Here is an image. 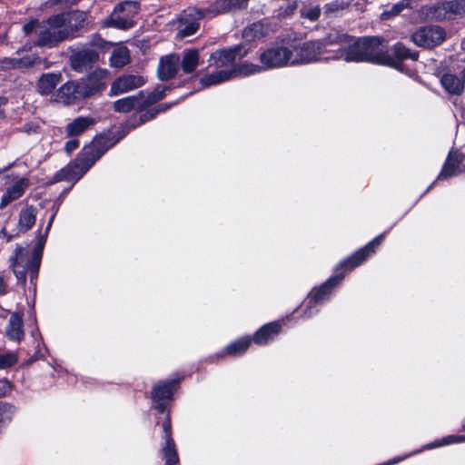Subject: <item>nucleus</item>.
<instances>
[{
	"instance_id": "obj_1",
	"label": "nucleus",
	"mask_w": 465,
	"mask_h": 465,
	"mask_svg": "<svg viewBox=\"0 0 465 465\" xmlns=\"http://www.w3.org/2000/svg\"><path fill=\"white\" fill-rule=\"evenodd\" d=\"M347 62H371L392 64V59L385 54L378 37H364L355 40L351 36Z\"/></svg>"
},
{
	"instance_id": "obj_2",
	"label": "nucleus",
	"mask_w": 465,
	"mask_h": 465,
	"mask_svg": "<svg viewBox=\"0 0 465 465\" xmlns=\"http://www.w3.org/2000/svg\"><path fill=\"white\" fill-rule=\"evenodd\" d=\"M9 266L17 279V282L24 288L26 285V276L29 275V291L35 292V281L38 277L40 267V257L37 254L30 255L29 252L22 247L16 246L14 254L9 258Z\"/></svg>"
},
{
	"instance_id": "obj_3",
	"label": "nucleus",
	"mask_w": 465,
	"mask_h": 465,
	"mask_svg": "<svg viewBox=\"0 0 465 465\" xmlns=\"http://www.w3.org/2000/svg\"><path fill=\"white\" fill-rule=\"evenodd\" d=\"M71 14H59L48 18L43 25L39 26V46L52 47L64 41L69 35L68 23Z\"/></svg>"
},
{
	"instance_id": "obj_4",
	"label": "nucleus",
	"mask_w": 465,
	"mask_h": 465,
	"mask_svg": "<svg viewBox=\"0 0 465 465\" xmlns=\"http://www.w3.org/2000/svg\"><path fill=\"white\" fill-rule=\"evenodd\" d=\"M163 97V91L155 89L154 91H140L135 95L127 96L119 99L114 103L115 112L119 114H127L132 111L141 112L150 105L155 104Z\"/></svg>"
},
{
	"instance_id": "obj_5",
	"label": "nucleus",
	"mask_w": 465,
	"mask_h": 465,
	"mask_svg": "<svg viewBox=\"0 0 465 465\" xmlns=\"http://www.w3.org/2000/svg\"><path fill=\"white\" fill-rule=\"evenodd\" d=\"M319 42L322 45V60L332 59L347 62L348 50L351 46L349 35L334 31Z\"/></svg>"
},
{
	"instance_id": "obj_6",
	"label": "nucleus",
	"mask_w": 465,
	"mask_h": 465,
	"mask_svg": "<svg viewBox=\"0 0 465 465\" xmlns=\"http://www.w3.org/2000/svg\"><path fill=\"white\" fill-rule=\"evenodd\" d=\"M423 13L431 20H453L465 16V0H450L425 5Z\"/></svg>"
},
{
	"instance_id": "obj_7",
	"label": "nucleus",
	"mask_w": 465,
	"mask_h": 465,
	"mask_svg": "<svg viewBox=\"0 0 465 465\" xmlns=\"http://www.w3.org/2000/svg\"><path fill=\"white\" fill-rule=\"evenodd\" d=\"M101 154H94V146L85 147L75 161L57 173L59 180H78L95 163Z\"/></svg>"
},
{
	"instance_id": "obj_8",
	"label": "nucleus",
	"mask_w": 465,
	"mask_h": 465,
	"mask_svg": "<svg viewBox=\"0 0 465 465\" xmlns=\"http://www.w3.org/2000/svg\"><path fill=\"white\" fill-rule=\"evenodd\" d=\"M139 6V3L135 1L119 3L112 12L106 25L123 30L133 27V18L137 15Z\"/></svg>"
},
{
	"instance_id": "obj_9",
	"label": "nucleus",
	"mask_w": 465,
	"mask_h": 465,
	"mask_svg": "<svg viewBox=\"0 0 465 465\" xmlns=\"http://www.w3.org/2000/svg\"><path fill=\"white\" fill-rule=\"evenodd\" d=\"M446 38L445 30L439 25L420 27L411 35L412 42L421 47L431 48L440 45Z\"/></svg>"
},
{
	"instance_id": "obj_10",
	"label": "nucleus",
	"mask_w": 465,
	"mask_h": 465,
	"mask_svg": "<svg viewBox=\"0 0 465 465\" xmlns=\"http://www.w3.org/2000/svg\"><path fill=\"white\" fill-rule=\"evenodd\" d=\"M257 65L242 64L240 67H235L231 70H221L213 72L210 74L203 76L200 80V83L203 87H209L212 85L222 84L237 75H248L251 74H254L255 72L259 71L257 70Z\"/></svg>"
},
{
	"instance_id": "obj_11",
	"label": "nucleus",
	"mask_w": 465,
	"mask_h": 465,
	"mask_svg": "<svg viewBox=\"0 0 465 465\" xmlns=\"http://www.w3.org/2000/svg\"><path fill=\"white\" fill-rule=\"evenodd\" d=\"M292 64H309L322 60V45L319 41H308L292 49Z\"/></svg>"
},
{
	"instance_id": "obj_12",
	"label": "nucleus",
	"mask_w": 465,
	"mask_h": 465,
	"mask_svg": "<svg viewBox=\"0 0 465 465\" xmlns=\"http://www.w3.org/2000/svg\"><path fill=\"white\" fill-rule=\"evenodd\" d=\"M292 49L285 46L268 48L260 55V61L266 68L292 65Z\"/></svg>"
},
{
	"instance_id": "obj_13",
	"label": "nucleus",
	"mask_w": 465,
	"mask_h": 465,
	"mask_svg": "<svg viewBox=\"0 0 465 465\" xmlns=\"http://www.w3.org/2000/svg\"><path fill=\"white\" fill-rule=\"evenodd\" d=\"M108 75V71L104 69H95L85 77L77 82L78 88L82 97L86 98L105 88L104 79Z\"/></svg>"
},
{
	"instance_id": "obj_14",
	"label": "nucleus",
	"mask_w": 465,
	"mask_h": 465,
	"mask_svg": "<svg viewBox=\"0 0 465 465\" xmlns=\"http://www.w3.org/2000/svg\"><path fill=\"white\" fill-rule=\"evenodd\" d=\"M247 54V50L242 45H235L213 52L210 57V65L214 67H225L233 64Z\"/></svg>"
},
{
	"instance_id": "obj_15",
	"label": "nucleus",
	"mask_w": 465,
	"mask_h": 465,
	"mask_svg": "<svg viewBox=\"0 0 465 465\" xmlns=\"http://www.w3.org/2000/svg\"><path fill=\"white\" fill-rule=\"evenodd\" d=\"M145 83L146 80L142 75L123 74L112 83L110 94L119 95L142 87Z\"/></svg>"
},
{
	"instance_id": "obj_16",
	"label": "nucleus",
	"mask_w": 465,
	"mask_h": 465,
	"mask_svg": "<svg viewBox=\"0 0 465 465\" xmlns=\"http://www.w3.org/2000/svg\"><path fill=\"white\" fill-rule=\"evenodd\" d=\"M464 161L465 154L459 151H450L438 176V179H449L465 172Z\"/></svg>"
},
{
	"instance_id": "obj_17",
	"label": "nucleus",
	"mask_w": 465,
	"mask_h": 465,
	"mask_svg": "<svg viewBox=\"0 0 465 465\" xmlns=\"http://www.w3.org/2000/svg\"><path fill=\"white\" fill-rule=\"evenodd\" d=\"M176 388L177 382L174 380L160 381L153 386L152 399L155 403V409L159 412L163 413L165 411V404L163 401L170 400Z\"/></svg>"
},
{
	"instance_id": "obj_18",
	"label": "nucleus",
	"mask_w": 465,
	"mask_h": 465,
	"mask_svg": "<svg viewBox=\"0 0 465 465\" xmlns=\"http://www.w3.org/2000/svg\"><path fill=\"white\" fill-rule=\"evenodd\" d=\"M384 235L381 234L369 242L366 246L354 252L350 258L344 261L341 266L346 270H352L362 263L371 253L374 252L375 248L381 243Z\"/></svg>"
},
{
	"instance_id": "obj_19",
	"label": "nucleus",
	"mask_w": 465,
	"mask_h": 465,
	"mask_svg": "<svg viewBox=\"0 0 465 465\" xmlns=\"http://www.w3.org/2000/svg\"><path fill=\"white\" fill-rule=\"evenodd\" d=\"M98 53L91 49H84L73 54L70 57L72 68L79 73L87 71L98 61Z\"/></svg>"
},
{
	"instance_id": "obj_20",
	"label": "nucleus",
	"mask_w": 465,
	"mask_h": 465,
	"mask_svg": "<svg viewBox=\"0 0 465 465\" xmlns=\"http://www.w3.org/2000/svg\"><path fill=\"white\" fill-rule=\"evenodd\" d=\"M226 0H213L208 6L188 7L189 15L196 17H214L230 12Z\"/></svg>"
},
{
	"instance_id": "obj_21",
	"label": "nucleus",
	"mask_w": 465,
	"mask_h": 465,
	"mask_svg": "<svg viewBox=\"0 0 465 465\" xmlns=\"http://www.w3.org/2000/svg\"><path fill=\"white\" fill-rule=\"evenodd\" d=\"M180 65V57L177 54H169L162 57L158 65V76L161 80H169L176 74Z\"/></svg>"
},
{
	"instance_id": "obj_22",
	"label": "nucleus",
	"mask_w": 465,
	"mask_h": 465,
	"mask_svg": "<svg viewBox=\"0 0 465 465\" xmlns=\"http://www.w3.org/2000/svg\"><path fill=\"white\" fill-rule=\"evenodd\" d=\"M28 185L29 180L23 177L18 179L12 186H9L2 196L0 209L5 208L9 203L19 199L25 193Z\"/></svg>"
},
{
	"instance_id": "obj_23",
	"label": "nucleus",
	"mask_w": 465,
	"mask_h": 465,
	"mask_svg": "<svg viewBox=\"0 0 465 465\" xmlns=\"http://www.w3.org/2000/svg\"><path fill=\"white\" fill-rule=\"evenodd\" d=\"M80 89L78 88L77 82H67L63 84L55 94V100L64 104H72L76 100L82 99Z\"/></svg>"
},
{
	"instance_id": "obj_24",
	"label": "nucleus",
	"mask_w": 465,
	"mask_h": 465,
	"mask_svg": "<svg viewBox=\"0 0 465 465\" xmlns=\"http://www.w3.org/2000/svg\"><path fill=\"white\" fill-rule=\"evenodd\" d=\"M5 335L15 341H20L24 338L23 319L20 313L13 312L9 315Z\"/></svg>"
},
{
	"instance_id": "obj_25",
	"label": "nucleus",
	"mask_w": 465,
	"mask_h": 465,
	"mask_svg": "<svg viewBox=\"0 0 465 465\" xmlns=\"http://www.w3.org/2000/svg\"><path fill=\"white\" fill-rule=\"evenodd\" d=\"M203 17H196L193 15H189L188 8L185 9L180 17V25H179V35L181 37L190 36L197 32L199 29L198 21Z\"/></svg>"
},
{
	"instance_id": "obj_26",
	"label": "nucleus",
	"mask_w": 465,
	"mask_h": 465,
	"mask_svg": "<svg viewBox=\"0 0 465 465\" xmlns=\"http://www.w3.org/2000/svg\"><path fill=\"white\" fill-rule=\"evenodd\" d=\"M343 277V275H336L329 279L318 290L314 291L310 298L309 306L312 307V305L322 302L325 299V297L329 294L331 288L339 284L342 281Z\"/></svg>"
},
{
	"instance_id": "obj_27",
	"label": "nucleus",
	"mask_w": 465,
	"mask_h": 465,
	"mask_svg": "<svg viewBox=\"0 0 465 465\" xmlns=\"http://www.w3.org/2000/svg\"><path fill=\"white\" fill-rule=\"evenodd\" d=\"M393 54L395 57L389 55L392 59V64L390 65L401 69V61L405 59H411L412 61H416L419 57V54L417 52H412L401 43H397L393 46Z\"/></svg>"
},
{
	"instance_id": "obj_28",
	"label": "nucleus",
	"mask_w": 465,
	"mask_h": 465,
	"mask_svg": "<svg viewBox=\"0 0 465 465\" xmlns=\"http://www.w3.org/2000/svg\"><path fill=\"white\" fill-rule=\"evenodd\" d=\"M62 80L60 73L44 74L38 80L37 88L41 94H51Z\"/></svg>"
},
{
	"instance_id": "obj_29",
	"label": "nucleus",
	"mask_w": 465,
	"mask_h": 465,
	"mask_svg": "<svg viewBox=\"0 0 465 465\" xmlns=\"http://www.w3.org/2000/svg\"><path fill=\"white\" fill-rule=\"evenodd\" d=\"M280 331L281 325L278 322L265 324L255 332L253 341L259 345L265 344L277 335Z\"/></svg>"
},
{
	"instance_id": "obj_30",
	"label": "nucleus",
	"mask_w": 465,
	"mask_h": 465,
	"mask_svg": "<svg viewBox=\"0 0 465 465\" xmlns=\"http://www.w3.org/2000/svg\"><path fill=\"white\" fill-rule=\"evenodd\" d=\"M417 5V0H401L392 5H387L383 12L381 14V20L391 19L405 9H412Z\"/></svg>"
},
{
	"instance_id": "obj_31",
	"label": "nucleus",
	"mask_w": 465,
	"mask_h": 465,
	"mask_svg": "<svg viewBox=\"0 0 465 465\" xmlns=\"http://www.w3.org/2000/svg\"><path fill=\"white\" fill-rule=\"evenodd\" d=\"M199 64V50L195 48L187 49L183 52L180 65L185 74L195 71Z\"/></svg>"
},
{
	"instance_id": "obj_32",
	"label": "nucleus",
	"mask_w": 465,
	"mask_h": 465,
	"mask_svg": "<svg viewBox=\"0 0 465 465\" xmlns=\"http://www.w3.org/2000/svg\"><path fill=\"white\" fill-rule=\"evenodd\" d=\"M36 213L33 206L23 209L19 213L18 227L20 232L30 230L35 223Z\"/></svg>"
},
{
	"instance_id": "obj_33",
	"label": "nucleus",
	"mask_w": 465,
	"mask_h": 465,
	"mask_svg": "<svg viewBox=\"0 0 465 465\" xmlns=\"http://www.w3.org/2000/svg\"><path fill=\"white\" fill-rule=\"evenodd\" d=\"M130 62V52L126 46H118L111 54L110 64L115 68H121Z\"/></svg>"
},
{
	"instance_id": "obj_34",
	"label": "nucleus",
	"mask_w": 465,
	"mask_h": 465,
	"mask_svg": "<svg viewBox=\"0 0 465 465\" xmlns=\"http://www.w3.org/2000/svg\"><path fill=\"white\" fill-rule=\"evenodd\" d=\"M94 124L91 118H75L72 123L66 126L67 136H77L84 133L88 126Z\"/></svg>"
},
{
	"instance_id": "obj_35",
	"label": "nucleus",
	"mask_w": 465,
	"mask_h": 465,
	"mask_svg": "<svg viewBox=\"0 0 465 465\" xmlns=\"http://www.w3.org/2000/svg\"><path fill=\"white\" fill-rule=\"evenodd\" d=\"M269 32V27L262 22L253 23L243 30V38L251 41L262 38Z\"/></svg>"
},
{
	"instance_id": "obj_36",
	"label": "nucleus",
	"mask_w": 465,
	"mask_h": 465,
	"mask_svg": "<svg viewBox=\"0 0 465 465\" xmlns=\"http://www.w3.org/2000/svg\"><path fill=\"white\" fill-rule=\"evenodd\" d=\"M442 86L445 90L453 94H460L463 91V83L453 74H445L441 78Z\"/></svg>"
},
{
	"instance_id": "obj_37",
	"label": "nucleus",
	"mask_w": 465,
	"mask_h": 465,
	"mask_svg": "<svg viewBox=\"0 0 465 465\" xmlns=\"http://www.w3.org/2000/svg\"><path fill=\"white\" fill-rule=\"evenodd\" d=\"M252 343L249 337L241 338L225 348V352L229 355L238 356L244 353Z\"/></svg>"
},
{
	"instance_id": "obj_38",
	"label": "nucleus",
	"mask_w": 465,
	"mask_h": 465,
	"mask_svg": "<svg viewBox=\"0 0 465 465\" xmlns=\"http://www.w3.org/2000/svg\"><path fill=\"white\" fill-rule=\"evenodd\" d=\"M34 64V60L30 57L24 58H5L1 61L3 69L30 67Z\"/></svg>"
},
{
	"instance_id": "obj_39",
	"label": "nucleus",
	"mask_w": 465,
	"mask_h": 465,
	"mask_svg": "<svg viewBox=\"0 0 465 465\" xmlns=\"http://www.w3.org/2000/svg\"><path fill=\"white\" fill-rule=\"evenodd\" d=\"M163 458L165 465H175L179 459L175 449L174 441H165V446L163 448Z\"/></svg>"
},
{
	"instance_id": "obj_40",
	"label": "nucleus",
	"mask_w": 465,
	"mask_h": 465,
	"mask_svg": "<svg viewBox=\"0 0 465 465\" xmlns=\"http://www.w3.org/2000/svg\"><path fill=\"white\" fill-rule=\"evenodd\" d=\"M14 413V406L5 402H0V426L10 421Z\"/></svg>"
},
{
	"instance_id": "obj_41",
	"label": "nucleus",
	"mask_w": 465,
	"mask_h": 465,
	"mask_svg": "<svg viewBox=\"0 0 465 465\" xmlns=\"http://www.w3.org/2000/svg\"><path fill=\"white\" fill-rule=\"evenodd\" d=\"M127 131H120V128L114 127L109 131V134L106 135V139L108 140L109 144L107 148L113 146L115 143H117L120 139H122Z\"/></svg>"
},
{
	"instance_id": "obj_42",
	"label": "nucleus",
	"mask_w": 465,
	"mask_h": 465,
	"mask_svg": "<svg viewBox=\"0 0 465 465\" xmlns=\"http://www.w3.org/2000/svg\"><path fill=\"white\" fill-rule=\"evenodd\" d=\"M320 14H321V9L317 5L304 6L301 9L302 16L306 17V18L310 19L311 21H314V20L318 19V17L320 16Z\"/></svg>"
},
{
	"instance_id": "obj_43",
	"label": "nucleus",
	"mask_w": 465,
	"mask_h": 465,
	"mask_svg": "<svg viewBox=\"0 0 465 465\" xmlns=\"http://www.w3.org/2000/svg\"><path fill=\"white\" fill-rule=\"evenodd\" d=\"M17 362V356L13 352L0 354V369L12 367Z\"/></svg>"
},
{
	"instance_id": "obj_44",
	"label": "nucleus",
	"mask_w": 465,
	"mask_h": 465,
	"mask_svg": "<svg viewBox=\"0 0 465 465\" xmlns=\"http://www.w3.org/2000/svg\"><path fill=\"white\" fill-rule=\"evenodd\" d=\"M349 5V3L344 0H334L331 3L325 5V12L328 14H332L338 12L340 10L345 9Z\"/></svg>"
},
{
	"instance_id": "obj_45",
	"label": "nucleus",
	"mask_w": 465,
	"mask_h": 465,
	"mask_svg": "<svg viewBox=\"0 0 465 465\" xmlns=\"http://www.w3.org/2000/svg\"><path fill=\"white\" fill-rule=\"evenodd\" d=\"M249 0H226L229 11L246 7Z\"/></svg>"
},
{
	"instance_id": "obj_46",
	"label": "nucleus",
	"mask_w": 465,
	"mask_h": 465,
	"mask_svg": "<svg viewBox=\"0 0 465 465\" xmlns=\"http://www.w3.org/2000/svg\"><path fill=\"white\" fill-rule=\"evenodd\" d=\"M12 388V384L7 380H0V398L7 396L11 392Z\"/></svg>"
},
{
	"instance_id": "obj_47",
	"label": "nucleus",
	"mask_w": 465,
	"mask_h": 465,
	"mask_svg": "<svg viewBox=\"0 0 465 465\" xmlns=\"http://www.w3.org/2000/svg\"><path fill=\"white\" fill-rule=\"evenodd\" d=\"M163 429L164 431V440L165 441H173L172 438V425L169 417H166L165 420L163 423Z\"/></svg>"
},
{
	"instance_id": "obj_48",
	"label": "nucleus",
	"mask_w": 465,
	"mask_h": 465,
	"mask_svg": "<svg viewBox=\"0 0 465 465\" xmlns=\"http://www.w3.org/2000/svg\"><path fill=\"white\" fill-rule=\"evenodd\" d=\"M39 26L40 25H38L37 21H31L30 23H28L23 26V30L25 35H29V34L33 33Z\"/></svg>"
},
{
	"instance_id": "obj_49",
	"label": "nucleus",
	"mask_w": 465,
	"mask_h": 465,
	"mask_svg": "<svg viewBox=\"0 0 465 465\" xmlns=\"http://www.w3.org/2000/svg\"><path fill=\"white\" fill-rule=\"evenodd\" d=\"M79 146L78 140H70L68 141L64 145V150L67 153H71L73 151H74Z\"/></svg>"
},
{
	"instance_id": "obj_50",
	"label": "nucleus",
	"mask_w": 465,
	"mask_h": 465,
	"mask_svg": "<svg viewBox=\"0 0 465 465\" xmlns=\"http://www.w3.org/2000/svg\"><path fill=\"white\" fill-rule=\"evenodd\" d=\"M39 126L34 123H29L25 125V132L27 134L36 133Z\"/></svg>"
},
{
	"instance_id": "obj_51",
	"label": "nucleus",
	"mask_w": 465,
	"mask_h": 465,
	"mask_svg": "<svg viewBox=\"0 0 465 465\" xmlns=\"http://www.w3.org/2000/svg\"><path fill=\"white\" fill-rule=\"evenodd\" d=\"M461 440H465V436L457 437V436H450L444 440L445 443H455Z\"/></svg>"
},
{
	"instance_id": "obj_52",
	"label": "nucleus",
	"mask_w": 465,
	"mask_h": 465,
	"mask_svg": "<svg viewBox=\"0 0 465 465\" xmlns=\"http://www.w3.org/2000/svg\"><path fill=\"white\" fill-rule=\"evenodd\" d=\"M6 106L7 99L5 97L0 96V115L5 114L6 113Z\"/></svg>"
},
{
	"instance_id": "obj_53",
	"label": "nucleus",
	"mask_w": 465,
	"mask_h": 465,
	"mask_svg": "<svg viewBox=\"0 0 465 465\" xmlns=\"http://www.w3.org/2000/svg\"><path fill=\"white\" fill-rule=\"evenodd\" d=\"M7 292V283L3 277H0V295H4Z\"/></svg>"
},
{
	"instance_id": "obj_54",
	"label": "nucleus",
	"mask_w": 465,
	"mask_h": 465,
	"mask_svg": "<svg viewBox=\"0 0 465 465\" xmlns=\"http://www.w3.org/2000/svg\"><path fill=\"white\" fill-rule=\"evenodd\" d=\"M7 316H8V312H5V311L1 312V314H0V325H2V323L6 321Z\"/></svg>"
},
{
	"instance_id": "obj_55",
	"label": "nucleus",
	"mask_w": 465,
	"mask_h": 465,
	"mask_svg": "<svg viewBox=\"0 0 465 465\" xmlns=\"http://www.w3.org/2000/svg\"><path fill=\"white\" fill-rule=\"evenodd\" d=\"M54 215L51 217V219H50V221H49V223H48V226H47V229H49V228H50L51 223H52V222H53V220H54Z\"/></svg>"
},
{
	"instance_id": "obj_56",
	"label": "nucleus",
	"mask_w": 465,
	"mask_h": 465,
	"mask_svg": "<svg viewBox=\"0 0 465 465\" xmlns=\"http://www.w3.org/2000/svg\"><path fill=\"white\" fill-rule=\"evenodd\" d=\"M104 137H99L97 140H95V143H100L101 140L103 139Z\"/></svg>"
},
{
	"instance_id": "obj_57",
	"label": "nucleus",
	"mask_w": 465,
	"mask_h": 465,
	"mask_svg": "<svg viewBox=\"0 0 465 465\" xmlns=\"http://www.w3.org/2000/svg\"><path fill=\"white\" fill-rule=\"evenodd\" d=\"M143 123V121L142 119H140V122L138 123V124H141Z\"/></svg>"
}]
</instances>
